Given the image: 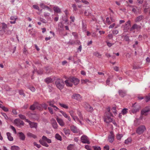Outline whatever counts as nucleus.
Returning <instances> with one entry per match:
<instances>
[{
    "label": "nucleus",
    "instance_id": "nucleus-1",
    "mask_svg": "<svg viewBox=\"0 0 150 150\" xmlns=\"http://www.w3.org/2000/svg\"><path fill=\"white\" fill-rule=\"evenodd\" d=\"M55 84L57 87L60 90H61L64 87V83L63 81L60 79H58L55 81Z\"/></svg>",
    "mask_w": 150,
    "mask_h": 150
},
{
    "label": "nucleus",
    "instance_id": "nucleus-2",
    "mask_svg": "<svg viewBox=\"0 0 150 150\" xmlns=\"http://www.w3.org/2000/svg\"><path fill=\"white\" fill-rule=\"evenodd\" d=\"M146 130V129L145 126L141 125L137 129L136 132L138 134H142Z\"/></svg>",
    "mask_w": 150,
    "mask_h": 150
},
{
    "label": "nucleus",
    "instance_id": "nucleus-3",
    "mask_svg": "<svg viewBox=\"0 0 150 150\" xmlns=\"http://www.w3.org/2000/svg\"><path fill=\"white\" fill-rule=\"evenodd\" d=\"M127 6L132 8V11L135 14H137L138 13L139 14H141V13L139 11V9L138 8V7L137 6L130 5H128Z\"/></svg>",
    "mask_w": 150,
    "mask_h": 150
},
{
    "label": "nucleus",
    "instance_id": "nucleus-4",
    "mask_svg": "<svg viewBox=\"0 0 150 150\" xmlns=\"http://www.w3.org/2000/svg\"><path fill=\"white\" fill-rule=\"evenodd\" d=\"M142 29L141 26L139 25H138L136 23L134 24L130 29V30L132 31L134 30H136L137 31H140Z\"/></svg>",
    "mask_w": 150,
    "mask_h": 150
},
{
    "label": "nucleus",
    "instance_id": "nucleus-5",
    "mask_svg": "<svg viewBox=\"0 0 150 150\" xmlns=\"http://www.w3.org/2000/svg\"><path fill=\"white\" fill-rule=\"evenodd\" d=\"M47 103L49 104L50 106L51 107H53L55 111H57V110H59V109L56 106L54 105V104L55 103L54 100H51L48 101L47 102Z\"/></svg>",
    "mask_w": 150,
    "mask_h": 150
},
{
    "label": "nucleus",
    "instance_id": "nucleus-6",
    "mask_svg": "<svg viewBox=\"0 0 150 150\" xmlns=\"http://www.w3.org/2000/svg\"><path fill=\"white\" fill-rule=\"evenodd\" d=\"M84 107L86 110L88 112H91L93 110V107L87 103H84Z\"/></svg>",
    "mask_w": 150,
    "mask_h": 150
},
{
    "label": "nucleus",
    "instance_id": "nucleus-7",
    "mask_svg": "<svg viewBox=\"0 0 150 150\" xmlns=\"http://www.w3.org/2000/svg\"><path fill=\"white\" fill-rule=\"evenodd\" d=\"M81 140L82 142L84 144H90V142L88 139V137L86 135H83L81 137Z\"/></svg>",
    "mask_w": 150,
    "mask_h": 150
},
{
    "label": "nucleus",
    "instance_id": "nucleus-8",
    "mask_svg": "<svg viewBox=\"0 0 150 150\" xmlns=\"http://www.w3.org/2000/svg\"><path fill=\"white\" fill-rule=\"evenodd\" d=\"M115 136L113 132L111 131L108 137V140L110 143H112L114 141Z\"/></svg>",
    "mask_w": 150,
    "mask_h": 150
},
{
    "label": "nucleus",
    "instance_id": "nucleus-9",
    "mask_svg": "<svg viewBox=\"0 0 150 150\" xmlns=\"http://www.w3.org/2000/svg\"><path fill=\"white\" fill-rule=\"evenodd\" d=\"M71 98L75 99L77 100L80 101L81 100V97L78 94L74 93L71 96Z\"/></svg>",
    "mask_w": 150,
    "mask_h": 150
},
{
    "label": "nucleus",
    "instance_id": "nucleus-10",
    "mask_svg": "<svg viewBox=\"0 0 150 150\" xmlns=\"http://www.w3.org/2000/svg\"><path fill=\"white\" fill-rule=\"evenodd\" d=\"M136 103H135L134 104H133L132 107H133L132 110V112L133 113H135L136 112L139 111V106L138 105H135Z\"/></svg>",
    "mask_w": 150,
    "mask_h": 150
},
{
    "label": "nucleus",
    "instance_id": "nucleus-11",
    "mask_svg": "<svg viewBox=\"0 0 150 150\" xmlns=\"http://www.w3.org/2000/svg\"><path fill=\"white\" fill-rule=\"evenodd\" d=\"M70 81L74 83L75 85H77L79 83V80L76 78L72 77L69 78Z\"/></svg>",
    "mask_w": 150,
    "mask_h": 150
},
{
    "label": "nucleus",
    "instance_id": "nucleus-12",
    "mask_svg": "<svg viewBox=\"0 0 150 150\" xmlns=\"http://www.w3.org/2000/svg\"><path fill=\"white\" fill-rule=\"evenodd\" d=\"M29 117L31 119H33L35 120H37L38 119V117L37 115L36 114H32L30 113H27V114Z\"/></svg>",
    "mask_w": 150,
    "mask_h": 150
},
{
    "label": "nucleus",
    "instance_id": "nucleus-13",
    "mask_svg": "<svg viewBox=\"0 0 150 150\" xmlns=\"http://www.w3.org/2000/svg\"><path fill=\"white\" fill-rule=\"evenodd\" d=\"M51 122L53 128L55 129H57V125L55 120L54 118H52L51 120Z\"/></svg>",
    "mask_w": 150,
    "mask_h": 150
},
{
    "label": "nucleus",
    "instance_id": "nucleus-14",
    "mask_svg": "<svg viewBox=\"0 0 150 150\" xmlns=\"http://www.w3.org/2000/svg\"><path fill=\"white\" fill-rule=\"evenodd\" d=\"M71 130L74 133H77L79 132V130L75 126L72 125L70 127Z\"/></svg>",
    "mask_w": 150,
    "mask_h": 150
},
{
    "label": "nucleus",
    "instance_id": "nucleus-15",
    "mask_svg": "<svg viewBox=\"0 0 150 150\" xmlns=\"http://www.w3.org/2000/svg\"><path fill=\"white\" fill-rule=\"evenodd\" d=\"M112 119L111 118V117H109V116H105V117L104 118V121L107 123H109L112 122Z\"/></svg>",
    "mask_w": 150,
    "mask_h": 150
},
{
    "label": "nucleus",
    "instance_id": "nucleus-16",
    "mask_svg": "<svg viewBox=\"0 0 150 150\" xmlns=\"http://www.w3.org/2000/svg\"><path fill=\"white\" fill-rule=\"evenodd\" d=\"M59 112H61L62 115L66 118L68 119V120L70 122L71 121V118L69 116H68L65 113V112L61 110H60Z\"/></svg>",
    "mask_w": 150,
    "mask_h": 150
},
{
    "label": "nucleus",
    "instance_id": "nucleus-17",
    "mask_svg": "<svg viewBox=\"0 0 150 150\" xmlns=\"http://www.w3.org/2000/svg\"><path fill=\"white\" fill-rule=\"evenodd\" d=\"M56 119L57 122L60 126H63L64 125L65 123L62 119L59 117H57Z\"/></svg>",
    "mask_w": 150,
    "mask_h": 150
},
{
    "label": "nucleus",
    "instance_id": "nucleus-18",
    "mask_svg": "<svg viewBox=\"0 0 150 150\" xmlns=\"http://www.w3.org/2000/svg\"><path fill=\"white\" fill-rule=\"evenodd\" d=\"M119 95L121 97H123L126 95V92L124 90H119L118 91Z\"/></svg>",
    "mask_w": 150,
    "mask_h": 150
},
{
    "label": "nucleus",
    "instance_id": "nucleus-19",
    "mask_svg": "<svg viewBox=\"0 0 150 150\" xmlns=\"http://www.w3.org/2000/svg\"><path fill=\"white\" fill-rule=\"evenodd\" d=\"M144 16L141 15L138 16L135 20V22L136 23L139 22L143 19Z\"/></svg>",
    "mask_w": 150,
    "mask_h": 150
},
{
    "label": "nucleus",
    "instance_id": "nucleus-20",
    "mask_svg": "<svg viewBox=\"0 0 150 150\" xmlns=\"http://www.w3.org/2000/svg\"><path fill=\"white\" fill-rule=\"evenodd\" d=\"M29 125L31 128H35L36 129L38 127V124L36 122H31Z\"/></svg>",
    "mask_w": 150,
    "mask_h": 150
},
{
    "label": "nucleus",
    "instance_id": "nucleus-21",
    "mask_svg": "<svg viewBox=\"0 0 150 150\" xmlns=\"http://www.w3.org/2000/svg\"><path fill=\"white\" fill-rule=\"evenodd\" d=\"M53 9L55 12L59 13H61L60 9L57 6H54L53 7Z\"/></svg>",
    "mask_w": 150,
    "mask_h": 150
},
{
    "label": "nucleus",
    "instance_id": "nucleus-22",
    "mask_svg": "<svg viewBox=\"0 0 150 150\" xmlns=\"http://www.w3.org/2000/svg\"><path fill=\"white\" fill-rule=\"evenodd\" d=\"M82 28L83 31H85L86 30V24L85 21H84L83 20H82Z\"/></svg>",
    "mask_w": 150,
    "mask_h": 150
},
{
    "label": "nucleus",
    "instance_id": "nucleus-23",
    "mask_svg": "<svg viewBox=\"0 0 150 150\" xmlns=\"http://www.w3.org/2000/svg\"><path fill=\"white\" fill-rule=\"evenodd\" d=\"M37 104V102H34L33 104L30 106V109L32 110H34L36 108V105Z\"/></svg>",
    "mask_w": 150,
    "mask_h": 150
},
{
    "label": "nucleus",
    "instance_id": "nucleus-24",
    "mask_svg": "<svg viewBox=\"0 0 150 150\" xmlns=\"http://www.w3.org/2000/svg\"><path fill=\"white\" fill-rule=\"evenodd\" d=\"M19 137L20 139L22 140H24L25 139V136L24 134L22 132H19Z\"/></svg>",
    "mask_w": 150,
    "mask_h": 150
},
{
    "label": "nucleus",
    "instance_id": "nucleus-25",
    "mask_svg": "<svg viewBox=\"0 0 150 150\" xmlns=\"http://www.w3.org/2000/svg\"><path fill=\"white\" fill-rule=\"evenodd\" d=\"M45 81L47 84L51 83L53 82L52 79L50 77H47L45 80Z\"/></svg>",
    "mask_w": 150,
    "mask_h": 150
},
{
    "label": "nucleus",
    "instance_id": "nucleus-26",
    "mask_svg": "<svg viewBox=\"0 0 150 150\" xmlns=\"http://www.w3.org/2000/svg\"><path fill=\"white\" fill-rule=\"evenodd\" d=\"M65 83L67 86L71 87L72 86V84L71 83L69 79V80H67L64 81Z\"/></svg>",
    "mask_w": 150,
    "mask_h": 150
},
{
    "label": "nucleus",
    "instance_id": "nucleus-27",
    "mask_svg": "<svg viewBox=\"0 0 150 150\" xmlns=\"http://www.w3.org/2000/svg\"><path fill=\"white\" fill-rule=\"evenodd\" d=\"M39 142L43 146L47 147H48L49 146V145L44 140H40Z\"/></svg>",
    "mask_w": 150,
    "mask_h": 150
},
{
    "label": "nucleus",
    "instance_id": "nucleus-28",
    "mask_svg": "<svg viewBox=\"0 0 150 150\" xmlns=\"http://www.w3.org/2000/svg\"><path fill=\"white\" fill-rule=\"evenodd\" d=\"M6 135L7 136V138L9 141H12L13 140V138L11 136V134L10 132H7Z\"/></svg>",
    "mask_w": 150,
    "mask_h": 150
},
{
    "label": "nucleus",
    "instance_id": "nucleus-29",
    "mask_svg": "<svg viewBox=\"0 0 150 150\" xmlns=\"http://www.w3.org/2000/svg\"><path fill=\"white\" fill-rule=\"evenodd\" d=\"M27 137H32L34 139H35L37 138V136L36 135L30 132H28L27 133Z\"/></svg>",
    "mask_w": 150,
    "mask_h": 150
},
{
    "label": "nucleus",
    "instance_id": "nucleus-30",
    "mask_svg": "<svg viewBox=\"0 0 150 150\" xmlns=\"http://www.w3.org/2000/svg\"><path fill=\"white\" fill-rule=\"evenodd\" d=\"M108 111L106 112V116H109V117H111L112 116V113L110 112V108L108 107L107 109Z\"/></svg>",
    "mask_w": 150,
    "mask_h": 150
},
{
    "label": "nucleus",
    "instance_id": "nucleus-31",
    "mask_svg": "<svg viewBox=\"0 0 150 150\" xmlns=\"http://www.w3.org/2000/svg\"><path fill=\"white\" fill-rule=\"evenodd\" d=\"M63 130L65 134L66 135H69L70 134V131L69 129H67L66 128H64Z\"/></svg>",
    "mask_w": 150,
    "mask_h": 150
},
{
    "label": "nucleus",
    "instance_id": "nucleus-32",
    "mask_svg": "<svg viewBox=\"0 0 150 150\" xmlns=\"http://www.w3.org/2000/svg\"><path fill=\"white\" fill-rule=\"evenodd\" d=\"M125 28L128 29L131 25V21H128L125 23Z\"/></svg>",
    "mask_w": 150,
    "mask_h": 150
},
{
    "label": "nucleus",
    "instance_id": "nucleus-33",
    "mask_svg": "<svg viewBox=\"0 0 150 150\" xmlns=\"http://www.w3.org/2000/svg\"><path fill=\"white\" fill-rule=\"evenodd\" d=\"M36 108L40 111H42L43 110L41 106V104H39L38 102L37 104L36 105Z\"/></svg>",
    "mask_w": 150,
    "mask_h": 150
},
{
    "label": "nucleus",
    "instance_id": "nucleus-34",
    "mask_svg": "<svg viewBox=\"0 0 150 150\" xmlns=\"http://www.w3.org/2000/svg\"><path fill=\"white\" fill-rule=\"evenodd\" d=\"M11 150H19L20 149L19 147L16 146H11Z\"/></svg>",
    "mask_w": 150,
    "mask_h": 150
},
{
    "label": "nucleus",
    "instance_id": "nucleus-35",
    "mask_svg": "<svg viewBox=\"0 0 150 150\" xmlns=\"http://www.w3.org/2000/svg\"><path fill=\"white\" fill-rule=\"evenodd\" d=\"M55 137L56 139L59 140L61 141L62 140L61 137L58 134H56Z\"/></svg>",
    "mask_w": 150,
    "mask_h": 150
},
{
    "label": "nucleus",
    "instance_id": "nucleus-36",
    "mask_svg": "<svg viewBox=\"0 0 150 150\" xmlns=\"http://www.w3.org/2000/svg\"><path fill=\"white\" fill-rule=\"evenodd\" d=\"M147 110H142L141 111V114L142 115H144L146 116L148 115V112H147Z\"/></svg>",
    "mask_w": 150,
    "mask_h": 150
},
{
    "label": "nucleus",
    "instance_id": "nucleus-37",
    "mask_svg": "<svg viewBox=\"0 0 150 150\" xmlns=\"http://www.w3.org/2000/svg\"><path fill=\"white\" fill-rule=\"evenodd\" d=\"M144 100L146 102H147L150 101V96L149 95L146 96L144 98Z\"/></svg>",
    "mask_w": 150,
    "mask_h": 150
},
{
    "label": "nucleus",
    "instance_id": "nucleus-38",
    "mask_svg": "<svg viewBox=\"0 0 150 150\" xmlns=\"http://www.w3.org/2000/svg\"><path fill=\"white\" fill-rule=\"evenodd\" d=\"M128 109L126 108L123 109L122 111V113L123 115H125L128 112Z\"/></svg>",
    "mask_w": 150,
    "mask_h": 150
},
{
    "label": "nucleus",
    "instance_id": "nucleus-39",
    "mask_svg": "<svg viewBox=\"0 0 150 150\" xmlns=\"http://www.w3.org/2000/svg\"><path fill=\"white\" fill-rule=\"evenodd\" d=\"M93 54L95 56L98 57V58H100L101 55L98 52H96L93 53Z\"/></svg>",
    "mask_w": 150,
    "mask_h": 150
},
{
    "label": "nucleus",
    "instance_id": "nucleus-40",
    "mask_svg": "<svg viewBox=\"0 0 150 150\" xmlns=\"http://www.w3.org/2000/svg\"><path fill=\"white\" fill-rule=\"evenodd\" d=\"M41 106L42 108H44L45 110H46L47 108V105L45 103L41 104Z\"/></svg>",
    "mask_w": 150,
    "mask_h": 150
},
{
    "label": "nucleus",
    "instance_id": "nucleus-41",
    "mask_svg": "<svg viewBox=\"0 0 150 150\" xmlns=\"http://www.w3.org/2000/svg\"><path fill=\"white\" fill-rule=\"evenodd\" d=\"M123 135L122 134H117L116 138L117 139L120 140L121 138L123 137Z\"/></svg>",
    "mask_w": 150,
    "mask_h": 150
},
{
    "label": "nucleus",
    "instance_id": "nucleus-42",
    "mask_svg": "<svg viewBox=\"0 0 150 150\" xmlns=\"http://www.w3.org/2000/svg\"><path fill=\"white\" fill-rule=\"evenodd\" d=\"M2 29L5 32V29L7 27V25L5 24V23H2Z\"/></svg>",
    "mask_w": 150,
    "mask_h": 150
},
{
    "label": "nucleus",
    "instance_id": "nucleus-43",
    "mask_svg": "<svg viewBox=\"0 0 150 150\" xmlns=\"http://www.w3.org/2000/svg\"><path fill=\"white\" fill-rule=\"evenodd\" d=\"M74 111L73 110H71L69 112V113H70V115L72 118L73 120H75L74 116Z\"/></svg>",
    "mask_w": 150,
    "mask_h": 150
},
{
    "label": "nucleus",
    "instance_id": "nucleus-44",
    "mask_svg": "<svg viewBox=\"0 0 150 150\" xmlns=\"http://www.w3.org/2000/svg\"><path fill=\"white\" fill-rule=\"evenodd\" d=\"M73 144H70L67 147L68 150H73Z\"/></svg>",
    "mask_w": 150,
    "mask_h": 150
},
{
    "label": "nucleus",
    "instance_id": "nucleus-45",
    "mask_svg": "<svg viewBox=\"0 0 150 150\" xmlns=\"http://www.w3.org/2000/svg\"><path fill=\"white\" fill-rule=\"evenodd\" d=\"M59 105L62 107L65 108V109H68V107L67 105L63 104L62 103H59Z\"/></svg>",
    "mask_w": 150,
    "mask_h": 150
},
{
    "label": "nucleus",
    "instance_id": "nucleus-46",
    "mask_svg": "<svg viewBox=\"0 0 150 150\" xmlns=\"http://www.w3.org/2000/svg\"><path fill=\"white\" fill-rule=\"evenodd\" d=\"M1 115L4 116L6 120H8V118L6 114L4 112H1Z\"/></svg>",
    "mask_w": 150,
    "mask_h": 150
},
{
    "label": "nucleus",
    "instance_id": "nucleus-47",
    "mask_svg": "<svg viewBox=\"0 0 150 150\" xmlns=\"http://www.w3.org/2000/svg\"><path fill=\"white\" fill-rule=\"evenodd\" d=\"M131 141V139L130 138H128L126 140H125V143L127 144H128L129 142Z\"/></svg>",
    "mask_w": 150,
    "mask_h": 150
},
{
    "label": "nucleus",
    "instance_id": "nucleus-48",
    "mask_svg": "<svg viewBox=\"0 0 150 150\" xmlns=\"http://www.w3.org/2000/svg\"><path fill=\"white\" fill-rule=\"evenodd\" d=\"M20 120L18 119H16L14 120V123L15 124L18 125L20 122Z\"/></svg>",
    "mask_w": 150,
    "mask_h": 150
},
{
    "label": "nucleus",
    "instance_id": "nucleus-49",
    "mask_svg": "<svg viewBox=\"0 0 150 150\" xmlns=\"http://www.w3.org/2000/svg\"><path fill=\"white\" fill-rule=\"evenodd\" d=\"M124 39L126 41H129L130 40L129 37L127 35H126L124 36Z\"/></svg>",
    "mask_w": 150,
    "mask_h": 150
},
{
    "label": "nucleus",
    "instance_id": "nucleus-50",
    "mask_svg": "<svg viewBox=\"0 0 150 150\" xmlns=\"http://www.w3.org/2000/svg\"><path fill=\"white\" fill-rule=\"evenodd\" d=\"M20 118L22 120H25V119L26 117L25 116L23 115L22 114H19L18 115Z\"/></svg>",
    "mask_w": 150,
    "mask_h": 150
},
{
    "label": "nucleus",
    "instance_id": "nucleus-51",
    "mask_svg": "<svg viewBox=\"0 0 150 150\" xmlns=\"http://www.w3.org/2000/svg\"><path fill=\"white\" fill-rule=\"evenodd\" d=\"M106 23L108 25H110L111 23V21H110L109 17H107L106 18Z\"/></svg>",
    "mask_w": 150,
    "mask_h": 150
},
{
    "label": "nucleus",
    "instance_id": "nucleus-52",
    "mask_svg": "<svg viewBox=\"0 0 150 150\" xmlns=\"http://www.w3.org/2000/svg\"><path fill=\"white\" fill-rule=\"evenodd\" d=\"M48 109L49 110V112H50L51 114H53L54 113L52 109V108H51V107H48Z\"/></svg>",
    "mask_w": 150,
    "mask_h": 150
},
{
    "label": "nucleus",
    "instance_id": "nucleus-53",
    "mask_svg": "<svg viewBox=\"0 0 150 150\" xmlns=\"http://www.w3.org/2000/svg\"><path fill=\"white\" fill-rule=\"evenodd\" d=\"M94 150H101V148L100 146H93Z\"/></svg>",
    "mask_w": 150,
    "mask_h": 150
},
{
    "label": "nucleus",
    "instance_id": "nucleus-54",
    "mask_svg": "<svg viewBox=\"0 0 150 150\" xmlns=\"http://www.w3.org/2000/svg\"><path fill=\"white\" fill-rule=\"evenodd\" d=\"M33 7L35 9L37 10L38 11L40 10V8L37 5H34L33 6Z\"/></svg>",
    "mask_w": 150,
    "mask_h": 150
},
{
    "label": "nucleus",
    "instance_id": "nucleus-55",
    "mask_svg": "<svg viewBox=\"0 0 150 150\" xmlns=\"http://www.w3.org/2000/svg\"><path fill=\"white\" fill-rule=\"evenodd\" d=\"M39 20L40 21L44 23H46L47 22L46 20L42 18H40Z\"/></svg>",
    "mask_w": 150,
    "mask_h": 150
},
{
    "label": "nucleus",
    "instance_id": "nucleus-56",
    "mask_svg": "<svg viewBox=\"0 0 150 150\" xmlns=\"http://www.w3.org/2000/svg\"><path fill=\"white\" fill-rule=\"evenodd\" d=\"M112 110L113 113L114 114H117V110L116 107H113L112 109Z\"/></svg>",
    "mask_w": 150,
    "mask_h": 150
},
{
    "label": "nucleus",
    "instance_id": "nucleus-57",
    "mask_svg": "<svg viewBox=\"0 0 150 150\" xmlns=\"http://www.w3.org/2000/svg\"><path fill=\"white\" fill-rule=\"evenodd\" d=\"M84 14L86 16H88L91 14V13L88 10H86L84 12Z\"/></svg>",
    "mask_w": 150,
    "mask_h": 150
},
{
    "label": "nucleus",
    "instance_id": "nucleus-58",
    "mask_svg": "<svg viewBox=\"0 0 150 150\" xmlns=\"http://www.w3.org/2000/svg\"><path fill=\"white\" fill-rule=\"evenodd\" d=\"M85 147L87 150H92L91 147L88 145H86Z\"/></svg>",
    "mask_w": 150,
    "mask_h": 150
},
{
    "label": "nucleus",
    "instance_id": "nucleus-59",
    "mask_svg": "<svg viewBox=\"0 0 150 150\" xmlns=\"http://www.w3.org/2000/svg\"><path fill=\"white\" fill-rule=\"evenodd\" d=\"M19 94L20 95H22L23 96H25V94L24 93L23 91L22 90H20L19 91Z\"/></svg>",
    "mask_w": 150,
    "mask_h": 150
},
{
    "label": "nucleus",
    "instance_id": "nucleus-60",
    "mask_svg": "<svg viewBox=\"0 0 150 150\" xmlns=\"http://www.w3.org/2000/svg\"><path fill=\"white\" fill-rule=\"evenodd\" d=\"M33 144L35 146H36L38 148H40L41 146L40 144H37L36 142H34Z\"/></svg>",
    "mask_w": 150,
    "mask_h": 150
},
{
    "label": "nucleus",
    "instance_id": "nucleus-61",
    "mask_svg": "<svg viewBox=\"0 0 150 150\" xmlns=\"http://www.w3.org/2000/svg\"><path fill=\"white\" fill-rule=\"evenodd\" d=\"M141 68V67L139 66H136L135 65H134L133 66V69H140Z\"/></svg>",
    "mask_w": 150,
    "mask_h": 150
},
{
    "label": "nucleus",
    "instance_id": "nucleus-62",
    "mask_svg": "<svg viewBox=\"0 0 150 150\" xmlns=\"http://www.w3.org/2000/svg\"><path fill=\"white\" fill-rule=\"evenodd\" d=\"M75 43V41L73 40H70L68 43L69 44H70L71 45L74 44Z\"/></svg>",
    "mask_w": 150,
    "mask_h": 150
},
{
    "label": "nucleus",
    "instance_id": "nucleus-63",
    "mask_svg": "<svg viewBox=\"0 0 150 150\" xmlns=\"http://www.w3.org/2000/svg\"><path fill=\"white\" fill-rule=\"evenodd\" d=\"M72 7L73 8V10L74 11H76L77 10V8L76 7V6L75 4H73L72 5Z\"/></svg>",
    "mask_w": 150,
    "mask_h": 150
},
{
    "label": "nucleus",
    "instance_id": "nucleus-64",
    "mask_svg": "<svg viewBox=\"0 0 150 150\" xmlns=\"http://www.w3.org/2000/svg\"><path fill=\"white\" fill-rule=\"evenodd\" d=\"M119 31L117 30H114L112 31V33L114 35H117Z\"/></svg>",
    "mask_w": 150,
    "mask_h": 150
}]
</instances>
